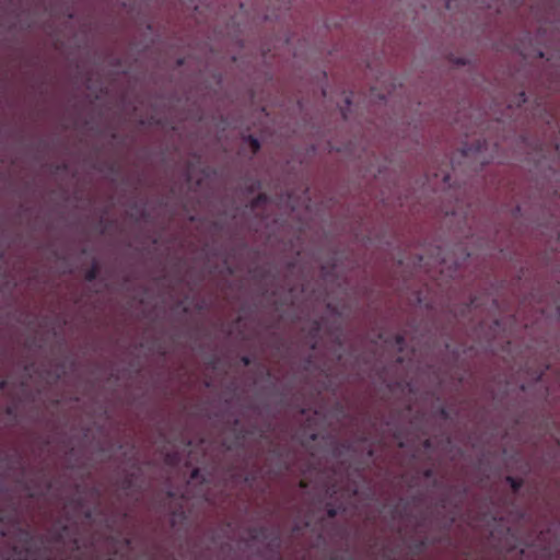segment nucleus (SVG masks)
<instances>
[{
	"instance_id": "obj_1",
	"label": "nucleus",
	"mask_w": 560,
	"mask_h": 560,
	"mask_svg": "<svg viewBox=\"0 0 560 560\" xmlns=\"http://www.w3.org/2000/svg\"><path fill=\"white\" fill-rule=\"evenodd\" d=\"M478 145L476 149H463L460 151V156L464 160L463 164L465 165H475L478 164V166H482L487 161L485 159H480L481 154V143L487 144L488 142H477ZM492 147L497 145V142H489Z\"/></svg>"
},
{
	"instance_id": "obj_2",
	"label": "nucleus",
	"mask_w": 560,
	"mask_h": 560,
	"mask_svg": "<svg viewBox=\"0 0 560 560\" xmlns=\"http://www.w3.org/2000/svg\"><path fill=\"white\" fill-rule=\"evenodd\" d=\"M198 474H199V469H197V468L191 471L190 480L187 481V483L185 486L184 492L180 493L183 499L188 500L190 498H195L196 497L194 493H191V488H192V481L197 478ZM197 497L201 498V499H203L206 501L209 500V498L206 497V494H201V495H197Z\"/></svg>"
},
{
	"instance_id": "obj_3",
	"label": "nucleus",
	"mask_w": 560,
	"mask_h": 560,
	"mask_svg": "<svg viewBox=\"0 0 560 560\" xmlns=\"http://www.w3.org/2000/svg\"><path fill=\"white\" fill-rule=\"evenodd\" d=\"M351 97H352V93H350L349 95H346L343 98L345 106H340V112H341L343 119H348V109L352 102Z\"/></svg>"
},
{
	"instance_id": "obj_4",
	"label": "nucleus",
	"mask_w": 560,
	"mask_h": 560,
	"mask_svg": "<svg viewBox=\"0 0 560 560\" xmlns=\"http://www.w3.org/2000/svg\"><path fill=\"white\" fill-rule=\"evenodd\" d=\"M506 480L510 482L511 487L515 490H517L521 487V482H518L516 479L512 477H508Z\"/></svg>"
},
{
	"instance_id": "obj_5",
	"label": "nucleus",
	"mask_w": 560,
	"mask_h": 560,
	"mask_svg": "<svg viewBox=\"0 0 560 560\" xmlns=\"http://www.w3.org/2000/svg\"><path fill=\"white\" fill-rule=\"evenodd\" d=\"M148 121L150 124H159L161 121V118L158 116V114H152L150 115V117L148 118Z\"/></svg>"
},
{
	"instance_id": "obj_6",
	"label": "nucleus",
	"mask_w": 560,
	"mask_h": 560,
	"mask_svg": "<svg viewBox=\"0 0 560 560\" xmlns=\"http://www.w3.org/2000/svg\"><path fill=\"white\" fill-rule=\"evenodd\" d=\"M85 278H86L88 281H92L95 278V269L92 268L91 270H89L86 272Z\"/></svg>"
},
{
	"instance_id": "obj_7",
	"label": "nucleus",
	"mask_w": 560,
	"mask_h": 560,
	"mask_svg": "<svg viewBox=\"0 0 560 560\" xmlns=\"http://www.w3.org/2000/svg\"><path fill=\"white\" fill-rule=\"evenodd\" d=\"M252 144L253 151L257 152L261 148V142H249Z\"/></svg>"
},
{
	"instance_id": "obj_8",
	"label": "nucleus",
	"mask_w": 560,
	"mask_h": 560,
	"mask_svg": "<svg viewBox=\"0 0 560 560\" xmlns=\"http://www.w3.org/2000/svg\"><path fill=\"white\" fill-rule=\"evenodd\" d=\"M396 341H397V345H398V349L402 350V345L405 342L404 337L397 336Z\"/></svg>"
},
{
	"instance_id": "obj_9",
	"label": "nucleus",
	"mask_w": 560,
	"mask_h": 560,
	"mask_svg": "<svg viewBox=\"0 0 560 560\" xmlns=\"http://www.w3.org/2000/svg\"><path fill=\"white\" fill-rule=\"evenodd\" d=\"M266 198L264 196H258L254 202H253V207H256L260 201H265Z\"/></svg>"
},
{
	"instance_id": "obj_10",
	"label": "nucleus",
	"mask_w": 560,
	"mask_h": 560,
	"mask_svg": "<svg viewBox=\"0 0 560 560\" xmlns=\"http://www.w3.org/2000/svg\"><path fill=\"white\" fill-rule=\"evenodd\" d=\"M450 179H451V174H448V173L443 174V176H442L443 183L447 184L450 182Z\"/></svg>"
},
{
	"instance_id": "obj_11",
	"label": "nucleus",
	"mask_w": 560,
	"mask_h": 560,
	"mask_svg": "<svg viewBox=\"0 0 560 560\" xmlns=\"http://www.w3.org/2000/svg\"><path fill=\"white\" fill-rule=\"evenodd\" d=\"M518 102H522L523 104L526 103V95L524 92L520 93Z\"/></svg>"
},
{
	"instance_id": "obj_12",
	"label": "nucleus",
	"mask_w": 560,
	"mask_h": 560,
	"mask_svg": "<svg viewBox=\"0 0 560 560\" xmlns=\"http://www.w3.org/2000/svg\"><path fill=\"white\" fill-rule=\"evenodd\" d=\"M460 164H462V162L452 161V170L454 173L456 172L457 166H459Z\"/></svg>"
},
{
	"instance_id": "obj_13",
	"label": "nucleus",
	"mask_w": 560,
	"mask_h": 560,
	"mask_svg": "<svg viewBox=\"0 0 560 560\" xmlns=\"http://www.w3.org/2000/svg\"><path fill=\"white\" fill-rule=\"evenodd\" d=\"M24 560H36V557L33 553H26Z\"/></svg>"
},
{
	"instance_id": "obj_14",
	"label": "nucleus",
	"mask_w": 560,
	"mask_h": 560,
	"mask_svg": "<svg viewBox=\"0 0 560 560\" xmlns=\"http://www.w3.org/2000/svg\"><path fill=\"white\" fill-rule=\"evenodd\" d=\"M241 140H250V141H254V140H258L257 138H255L254 136L252 135H248L247 137H243Z\"/></svg>"
},
{
	"instance_id": "obj_15",
	"label": "nucleus",
	"mask_w": 560,
	"mask_h": 560,
	"mask_svg": "<svg viewBox=\"0 0 560 560\" xmlns=\"http://www.w3.org/2000/svg\"><path fill=\"white\" fill-rule=\"evenodd\" d=\"M327 513H328V515L330 517H332V516H335L337 514V510L336 509H329Z\"/></svg>"
},
{
	"instance_id": "obj_16",
	"label": "nucleus",
	"mask_w": 560,
	"mask_h": 560,
	"mask_svg": "<svg viewBox=\"0 0 560 560\" xmlns=\"http://www.w3.org/2000/svg\"><path fill=\"white\" fill-rule=\"evenodd\" d=\"M4 385H5V382H4V381H1V382H0V389H1V388H3V387H4Z\"/></svg>"
},
{
	"instance_id": "obj_17",
	"label": "nucleus",
	"mask_w": 560,
	"mask_h": 560,
	"mask_svg": "<svg viewBox=\"0 0 560 560\" xmlns=\"http://www.w3.org/2000/svg\"><path fill=\"white\" fill-rule=\"evenodd\" d=\"M243 361H244V363H245V364H248V363H249L248 358H243Z\"/></svg>"
},
{
	"instance_id": "obj_18",
	"label": "nucleus",
	"mask_w": 560,
	"mask_h": 560,
	"mask_svg": "<svg viewBox=\"0 0 560 560\" xmlns=\"http://www.w3.org/2000/svg\"><path fill=\"white\" fill-rule=\"evenodd\" d=\"M291 210H292V211H295V210H296V206H295L294 203H293V205H291Z\"/></svg>"
},
{
	"instance_id": "obj_19",
	"label": "nucleus",
	"mask_w": 560,
	"mask_h": 560,
	"mask_svg": "<svg viewBox=\"0 0 560 560\" xmlns=\"http://www.w3.org/2000/svg\"><path fill=\"white\" fill-rule=\"evenodd\" d=\"M168 495H170V497H174V495H176V493H174V492L170 491V492H168Z\"/></svg>"
}]
</instances>
